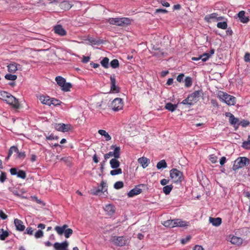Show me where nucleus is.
Instances as JSON below:
<instances>
[{
  "label": "nucleus",
  "mask_w": 250,
  "mask_h": 250,
  "mask_svg": "<svg viewBox=\"0 0 250 250\" xmlns=\"http://www.w3.org/2000/svg\"><path fill=\"white\" fill-rule=\"evenodd\" d=\"M223 19L222 17L218 16V15L216 13H213L208 15L205 17V20L208 22H210L212 21H218Z\"/></svg>",
  "instance_id": "obj_13"
},
{
  "label": "nucleus",
  "mask_w": 250,
  "mask_h": 250,
  "mask_svg": "<svg viewBox=\"0 0 250 250\" xmlns=\"http://www.w3.org/2000/svg\"><path fill=\"white\" fill-rule=\"evenodd\" d=\"M107 21L110 24L119 26H124L129 25L131 22V20L128 18H110L107 20Z\"/></svg>",
  "instance_id": "obj_2"
},
{
  "label": "nucleus",
  "mask_w": 250,
  "mask_h": 250,
  "mask_svg": "<svg viewBox=\"0 0 250 250\" xmlns=\"http://www.w3.org/2000/svg\"><path fill=\"white\" fill-rule=\"evenodd\" d=\"M122 173V170L121 168H115L113 170H112L110 172V174L112 176H115L116 175L121 174Z\"/></svg>",
  "instance_id": "obj_40"
},
{
  "label": "nucleus",
  "mask_w": 250,
  "mask_h": 250,
  "mask_svg": "<svg viewBox=\"0 0 250 250\" xmlns=\"http://www.w3.org/2000/svg\"><path fill=\"white\" fill-rule=\"evenodd\" d=\"M98 133L101 135L104 136L105 139V140L107 141L110 140L111 139L110 136L104 130L100 129L98 131Z\"/></svg>",
  "instance_id": "obj_33"
},
{
  "label": "nucleus",
  "mask_w": 250,
  "mask_h": 250,
  "mask_svg": "<svg viewBox=\"0 0 250 250\" xmlns=\"http://www.w3.org/2000/svg\"><path fill=\"white\" fill-rule=\"evenodd\" d=\"M7 69L10 73H15L18 70H21V66L20 64L15 62H11L7 65Z\"/></svg>",
  "instance_id": "obj_15"
},
{
  "label": "nucleus",
  "mask_w": 250,
  "mask_h": 250,
  "mask_svg": "<svg viewBox=\"0 0 250 250\" xmlns=\"http://www.w3.org/2000/svg\"><path fill=\"white\" fill-rule=\"evenodd\" d=\"M10 172L11 175H17V177L23 179L26 178V174L24 171L19 170L18 171L16 168H12L10 169Z\"/></svg>",
  "instance_id": "obj_16"
},
{
  "label": "nucleus",
  "mask_w": 250,
  "mask_h": 250,
  "mask_svg": "<svg viewBox=\"0 0 250 250\" xmlns=\"http://www.w3.org/2000/svg\"><path fill=\"white\" fill-rule=\"evenodd\" d=\"M51 103H50L49 105H53L54 106H57L60 105L61 104V102L56 99L55 98H51Z\"/></svg>",
  "instance_id": "obj_46"
},
{
  "label": "nucleus",
  "mask_w": 250,
  "mask_h": 250,
  "mask_svg": "<svg viewBox=\"0 0 250 250\" xmlns=\"http://www.w3.org/2000/svg\"><path fill=\"white\" fill-rule=\"evenodd\" d=\"M10 149L11 151L12 152V153L13 152H16L17 153V152H18V151H19V149H18V147L15 146H11L10 147Z\"/></svg>",
  "instance_id": "obj_62"
},
{
  "label": "nucleus",
  "mask_w": 250,
  "mask_h": 250,
  "mask_svg": "<svg viewBox=\"0 0 250 250\" xmlns=\"http://www.w3.org/2000/svg\"><path fill=\"white\" fill-rule=\"evenodd\" d=\"M167 167V164L164 160L160 161L157 164V168L158 169L165 168Z\"/></svg>",
  "instance_id": "obj_36"
},
{
  "label": "nucleus",
  "mask_w": 250,
  "mask_h": 250,
  "mask_svg": "<svg viewBox=\"0 0 250 250\" xmlns=\"http://www.w3.org/2000/svg\"><path fill=\"white\" fill-rule=\"evenodd\" d=\"M107 184L104 181H102L101 185L95 191H93L92 193L94 195H97L100 192H104L107 191Z\"/></svg>",
  "instance_id": "obj_19"
},
{
  "label": "nucleus",
  "mask_w": 250,
  "mask_h": 250,
  "mask_svg": "<svg viewBox=\"0 0 250 250\" xmlns=\"http://www.w3.org/2000/svg\"><path fill=\"white\" fill-rule=\"evenodd\" d=\"M71 87L72 84L70 83H66L65 82L64 83V84H63V86L61 87V88L62 90L67 92L70 91V89L71 88Z\"/></svg>",
  "instance_id": "obj_38"
},
{
  "label": "nucleus",
  "mask_w": 250,
  "mask_h": 250,
  "mask_svg": "<svg viewBox=\"0 0 250 250\" xmlns=\"http://www.w3.org/2000/svg\"><path fill=\"white\" fill-rule=\"evenodd\" d=\"M68 242L67 241H64L62 243L56 242L53 245V247L56 250H68Z\"/></svg>",
  "instance_id": "obj_14"
},
{
  "label": "nucleus",
  "mask_w": 250,
  "mask_h": 250,
  "mask_svg": "<svg viewBox=\"0 0 250 250\" xmlns=\"http://www.w3.org/2000/svg\"><path fill=\"white\" fill-rule=\"evenodd\" d=\"M209 222L210 223L215 227H218L222 223V220L220 218H212L209 217Z\"/></svg>",
  "instance_id": "obj_24"
},
{
  "label": "nucleus",
  "mask_w": 250,
  "mask_h": 250,
  "mask_svg": "<svg viewBox=\"0 0 250 250\" xmlns=\"http://www.w3.org/2000/svg\"><path fill=\"white\" fill-rule=\"evenodd\" d=\"M177 107V104H174L170 103H168L166 104L165 105L166 109L171 112L175 111Z\"/></svg>",
  "instance_id": "obj_31"
},
{
  "label": "nucleus",
  "mask_w": 250,
  "mask_h": 250,
  "mask_svg": "<svg viewBox=\"0 0 250 250\" xmlns=\"http://www.w3.org/2000/svg\"><path fill=\"white\" fill-rule=\"evenodd\" d=\"M209 159L212 163L215 164L217 162L218 157L215 154H211L209 156Z\"/></svg>",
  "instance_id": "obj_49"
},
{
  "label": "nucleus",
  "mask_w": 250,
  "mask_h": 250,
  "mask_svg": "<svg viewBox=\"0 0 250 250\" xmlns=\"http://www.w3.org/2000/svg\"><path fill=\"white\" fill-rule=\"evenodd\" d=\"M218 97L223 102L229 105H233L236 103V98L233 96L230 95L225 92H219Z\"/></svg>",
  "instance_id": "obj_4"
},
{
  "label": "nucleus",
  "mask_w": 250,
  "mask_h": 250,
  "mask_svg": "<svg viewBox=\"0 0 250 250\" xmlns=\"http://www.w3.org/2000/svg\"><path fill=\"white\" fill-rule=\"evenodd\" d=\"M34 230L31 227H28L26 229V233L29 235L33 234Z\"/></svg>",
  "instance_id": "obj_58"
},
{
  "label": "nucleus",
  "mask_w": 250,
  "mask_h": 250,
  "mask_svg": "<svg viewBox=\"0 0 250 250\" xmlns=\"http://www.w3.org/2000/svg\"><path fill=\"white\" fill-rule=\"evenodd\" d=\"M142 190L141 188L136 187L129 191L127 193L129 197H132L135 195H138L142 192Z\"/></svg>",
  "instance_id": "obj_23"
},
{
  "label": "nucleus",
  "mask_w": 250,
  "mask_h": 250,
  "mask_svg": "<svg viewBox=\"0 0 250 250\" xmlns=\"http://www.w3.org/2000/svg\"><path fill=\"white\" fill-rule=\"evenodd\" d=\"M192 83V79L189 77H187L185 79V85L187 87H189L191 86Z\"/></svg>",
  "instance_id": "obj_41"
},
{
  "label": "nucleus",
  "mask_w": 250,
  "mask_h": 250,
  "mask_svg": "<svg viewBox=\"0 0 250 250\" xmlns=\"http://www.w3.org/2000/svg\"><path fill=\"white\" fill-rule=\"evenodd\" d=\"M0 217L4 220L6 219L7 218V215H6L2 210H0Z\"/></svg>",
  "instance_id": "obj_59"
},
{
  "label": "nucleus",
  "mask_w": 250,
  "mask_h": 250,
  "mask_svg": "<svg viewBox=\"0 0 250 250\" xmlns=\"http://www.w3.org/2000/svg\"><path fill=\"white\" fill-rule=\"evenodd\" d=\"M238 17L241 22L243 23H247L249 21L248 17L245 16V12L244 11L239 12L238 14Z\"/></svg>",
  "instance_id": "obj_25"
},
{
  "label": "nucleus",
  "mask_w": 250,
  "mask_h": 250,
  "mask_svg": "<svg viewBox=\"0 0 250 250\" xmlns=\"http://www.w3.org/2000/svg\"><path fill=\"white\" fill-rule=\"evenodd\" d=\"M9 93L4 91H0V99L6 101V99L7 98Z\"/></svg>",
  "instance_id": "obj_42"
},
{
  "label": "nucleus",
  "mask_w": 250,
  "mask_h": 250,
  "mask_svg": "<svg viewBox=\"0 0 250 250\" xmlns=\"http://www.w3.org/2000/svg\"><path fill=\"white\" fill-rule=\"evenodd\" d=\"M61 6L62 8L67 10L69 9L71 7L69 2L67 1H64L62 2L61 3Z\"/></svg>",
  "instance_id": "obj_43"
},
{
  "label": "nucleus",
  "mask_w": 250,
  "mask_h": 250,
  "mask_svg": "<svg viewBox=\"0 0 250 250\" xmlns=\"http://www.w3.org/2000/svg\"><path fill=\"white\" fill-rule=\"evenodd\" d=\"M67 225H63L62 227L56 226L54 228L55 230L60 235H62L64 233L65 238H69L73 233V230L71 229L67 228Z\"/></svg>",
  "instance_id": "obj_5"
},
{
  "label": "nucleus",
  "mask_w": 250,
  "mask_h": 250,
  "mask_svg": "<svg viewBox=\"0 0 250 250\" xmlns=\"http://www.w3.org/2000/svg\"><path fill=\"white\" fill-rule=\"evenodd\" d=\"M14 224L17 230L20 231H22L24 230L25 226L23 225V222L21 220L18 219H15Z\"/></svg>",
  "instance_id": "obj_21"
},
{
  "label": "nucleus",
  "mask_w": 250,
  "mask_h": 250,
  "mask_svg": "<svg viewBox=\"0 0 250 250\" xmlns=\"http://www.w3.org/2000/svg\"><path fill=\"white\" fill-rule=\"evenodd\" d=\"M118 158H113L110 161V167L113 169L117 168L120 165V162L117 160Z\"/></svg>",
  "instance_id": "obj_27"
},
{
  "label": "nucleus",
  "mask_w": 250,
  "mask_h": 250,
  "mask_svg": "<svg viewBox=\"0 0 250 250\" xmlns=\"http://www.w3.org/2000/svg\"><path fill=\"white\" fill-rule=\"evenodd\" d=\"M5 78L8 80L15 81L17 79V75L7 74L5 75Z\"/></svg>",
  "instance_id": "obj_44"
},
{
  "label": "nucleus",
  "mask_w": 250,
  "mask_h": 250,
  "mask_svg": "<svg viewBox=\"0 0 250 250\" xmlns=\"http://www.w3.org/2000/svg\"><path fill=\"white\" fill-rule=\"evenodd\" d=\"M39 99L42 104L49 105L51 103V98L48 96L40 95L39 97Z\"/></svg>",
  "instance_id": "obj_22"
},
{
  "label": "nucleus",
  "mask_w": 250,
  "mask_h": 250,
  "mask_svg": "<svg viewBox=\"0 0 250 250\" xmlns=\"http://www.w3.org/2000/svg\"><path fill=\"white\" fill-rule=\"evenodd\" d=\"M193 250H204V249H203V248L201 246H199V245H196Z\"/></svg>",
  "instance_id": "obj_64"
},
{
  "label": "nucleus",
  "mask_w": 250,
  "mask_h": 250,
  "mask_svg": "<svg viewBox=\"0 0 250 250\" xmlns=\"http://www.w3.org/2000/svg\"><path fill=\"white\" fill-rule=\"evenodd\" d=\"M172 188H173V186L171 185H167V186H165L163 188V192L166 195H168V194H169L170 191L172 190Z\"/></svg>",
  "instance_id": "obj_39"
},
{
  "label": "nucleus",
  "mask_w": 250,
  "mask_h": 250,
  "mask_svg": "<svg viewBox=\"0 0 250 250\" xmlns=\"http://www.w3.org/2000/svg\"><path fill=\"white\" fill-rule=\"evenodd\" d=\"M34 235L36 238H41L43 235V232L42 230H39L35 233Z\"/></svg>",
  "instance_id": "obj_53"
},
{
  "label": "nucleus",
  "mask_w": 250,
  "mask_h": 250,
  "mask_svg": "<svg viewBox=\"0 0 250 250\" xmlns=\"http://www.w3.org/2000/svg\"><path fill=\"white\" fill-rule=\"evenodd\" d=\"M6 102L7 104L12 105L15 108H19L20 106L18 100L10 94H9L7 98L6 99Z\"/></svg>",
  "instance_id": "obj_12"
},
{
  "label": "nucleus",
  "mask_w": 250,
  "mask_h": 250,
  "mask_svg": "<svg viewBox=\"0 0 250 250\" xmlns=\"http://www.w3.org/2000/svg\"><path fill=\"white\" fill-rule=\"evenodd\" d=\"M59 137L58 136H55L53 135H50V136H46V139L48 140H58Z\"/></svg>",
  "instance_id": "obj_56"
},
{
  "label": "nucleus",
  "mask_w": 250,
  "mask_h": 250,
  "mask_svg": "<svg viewBox=\"0 0 250 250\" xmlns=\"http://www.w3.org/2000/svg\"><path fill=\"white\" fill-rule=\"evenodd\" d=\"M203 95L202 90H197L188 95L190 100L193 104L196 103L199 99V97Z\"/></svg>",
  "instance_id": "obj_17"
},
{
  "label": "nucleus",
  "mask_w": 250,
  "mask_h": 250,
  "mask_svg": "<svg viewBox=\"0 0 250 250\" xmlns=\"http://www.w3.org/2000/svg\"><path fill=\"white\" fill-rule=\"evenodd\" d=\"M163 225L168 228H174V227H185L188 226V222L185 221H183L180 219H176L173 220H168L164 221L163 223Z\"/></svg>",
  "instance_id": "obj_3"
},
{
  "label": "nucleus",
  "mask_w": 250,
  "mask_h": 250,
  "mask_svg": "<svg viewBox=\"0 0 250 250\" xmlns=\"http://www.w3.org/2000/svg\"><path fill=\"white\" fill-rule=\"evenodd\" d=\"M230 242L234 245H240L243 243V240L239 237L233 236L230 240Z\"/></svg>",
  "instance_id": "obj_26"
},
{
  "label": "nucleus",
  "mask_w": 250,
  "mask_h": 250,
  "mask_svg": "<svg viewBox=\"0 0 250 250\" xmlns=\"http://www.w3.org/2000/svg\"><path fill=\"white\" fill-rule=\"evenodd\" d=\"M184 77V75L183 74H179L177 77V80L179 82H181L183 80Z\"/></svg>",
  "instance_id": "obj_60"
},
{
  "label": "nucleus",
  "mask_w": 250,
  "mask_h": 250,
  "mask_svg": "<svg viewBox=\"0 0 250 250\" xmlns=\"http://www.w3.org/2000/svg\"><path fill=\"white\" fill-rule=\"evenodd\" d=\"M250 164L248 158L243 157L238 158L234 162L233 166V169L236 170L240 168L248 166Z\"/></svg>",
  "instance_id": "obj_6"
},
{
  "label": "nucleus",
  "mask_w": 250,
  "mask_h": 250,
  "mask_svg": "<svg viewBox=\"0 0 250 250\" xmlns=\"http://www.w3.org/2000/svg\"><path fill=\"white\" fill-rule=\"evenodd\" d=\"M168 183H169V180L166 179H163L161 180L160 181L161 184L163 186L166 185Z\"/></svg>",
  "instance_id": "obj_61"
},
{
  "label": "nucleus",
  "mask_w": 250,
  "mask_h": 250,
  "mask_svg": "<svg viewBox=\"0 0 250 250\" xmlns=\"http://www.w3.org/2000/svg\"><path fill=\"white\" fill-rule=\"evenodd\" d=\"M6 179V175L5 172H2L0 175V182L3 183Z\"/></svg>",
  "instance_id": "obj_54"
},
{
  "label": "nucleus",
  "mask_w": 250,
  "mask_h": 250,
  "mask_svg": "<svg viewBox=\"0 0 250 250\" xmlns=\"http://www.w3.org/2000/svg\"><path fill=\"white\" fill-rule=\"evenodd\" d=\"M87 41H88L89 43L91 45L101 44L103 42L102 40H96L92 37L89 38Z\"/></svg>",
  "instance_id": "obj_29"
},
{
  "label": "nucleus",
  "mask_w": 250,
  "mask_h": 250,
  "mask_svg": "<svg viewBox=\"0 0 250 250\" xmlns=\"http://www.w3.org/2000/svg\"><path fill=\"white\" fill-rule=\"evenodd\" d=\"M124 187V183L122 181H118L114 185V188L115 189H118L122 188Z\"/></svg>",
  "instance_id": "obj_50"
},
{
  "label": "nucleus",
  "mask_w": 250,
  "mask_h": 250,
  "mask_svg": "<svg viewBox=\"0 0 250 250\" xmlns=\"http://www.w3.org/2000/svg\"><path fill=\"white\" fill-rule=\"evenodd\" d=\"M17 157L20 159H23L25 157V154L24 152H20L18 151V152L17 153Z\"/></svg>",
  "instance_id": "obj_55"
},
{
  "label": "nucleus",
  "mask_w": 250,
  "mask_h": 250,
  "mask_svg": "<svg viewBox=\"0 0 250 250\" xmlns=\"http://www.w3.org/2000/svg\"><path fill=\"white\" fill-rule=\"evenodd\" d=\"M217 26L218 28L226 29L227 28L228 25L226 21L219 22L217 24Z\"/></svg>",
  "instance_id": "obj_45"
},
{
  "label": "nucleus",
  "mask_w": 250,
  "mask_h": 250,
  "mask_svg": "<svg viewBox=\"0 0 250 250\" xmlns=\"http://www.w3.org/2000/svg\"><path fill=\"white\" fill-rule=\"evenodd\" d=\"M54 128L56 130L62 132H67L72 129V126L70 124H64L63 123L55 124Z\"/></svg>",
  "instance_id": "obj_11"
},
{
  "label": "nucleus",
  "mask_w": 250,
  "mask_h": 250,
  "mask_svg": "<svg viewBox=\"0 0 250 250\" xmlns=\"http://www.w3.org/2000/svg\"><path fill=\"white\" fill-rule=\"evenodd\" d=\"M54 31L55 34L61 36H64L66 34V31L60 24L55 26L54 27Z\"/></svg>",
  "instance_id": "obj_18"
},
{
  "label": "nucleus",
  "mask_w": 250,
  "mask_h": 250,
  "mask_svg": "<svg viewBox=\"0 0 250 250\" xmlns=\"http://www.w3.org/2000/svg\"><path fill=\"white\" fill-rule=\"evenodd\" d=\"M244 60L246 62H250V54L246 53L244 56Z\"/></svg>",
  "instance_id": "obj_57"
},
{
  "label": "nucleus",
  "mask_w": 250,
  "mask_h": 250,
  "mask_svg": "<svg viewBox=\"0 0 250 250\" xmlns=\"http://www.w3.org/2000/svg\"><path fill=\"white\" fill-rule=\"evenodd\" d=\"M101 65L105 68H107L109 67V59L107 57H104L101 61Z\"/></svg>",
  "instance_id": "obj_35"
},
{
  "label": "nucleus",
  "mask_w": 250,
  "mask_h": 250,
  "mask_svg": "<svg viewBox=\"0 0 250 250\" xmlns=\"http://www.w3.org/2000/svg\"><path fill=\"white\" fill-rule=\"evenodd\" d=\"M110 91L111 93H117L120 92V88L116 85V77L115 75H112L110 77Z\"/></svg>",
  "instance_id": "obj_10"
},
{
  "label": "nucleus",
  "mask_w": 250,
  "mask_h": 250,
  "mask_svg": "<svg viewBox=\"0 0 250 250\" xmlns=\"http://www.w3.org/2000/svg\"><path fill=\"white\" fill-rule=\"evenodd\" d=\"M110 241L117 247H123L129 245L130 241V238L126 236H112Z\"/></svg>",
  "instance_id": "obj_1"
},
{
  "label": "nucleus",
  "mask_w": 250,
  "mask_h": 250,
  "mask_svg": "<svg viewBox=\"0 0 250 250\" xmlns=\"http://www.w3.org/2000/svg\"><path fill=\"white\" fill-rule=\"evenodd\" d=\"M170 176L174 183L181 182L183 179L182 172L176 168L170 171Z\"/></svg>",
  "instance_id": "obj_7"
},
{
  "label": "nucleus",
  "mask_w": 250,
  "mask_h": 250,
  "mask_svg": "<svg viewBox=\"0 0 250 250\" xmlns=\"http://www.w3.org/2000/svg\"><path fill=\"white\" fill-rule=\"evenodd\" d=\"M110 66L113 68H116L119 65V61L117 59H114L112 61H111V62L110 63Z\"/></svg>",
  "instance_id": "obj_47"
},
{
  "label": "nucleus",
  "mask_w": 250,
  "mask_h": 250,
  "mask_svg": "<svg viewBox=\"0 0 250 250\" xmlns=\"http://www.w3.org/2000/svg\"><path fill=\"white\" fill-rule=\"evenodd\" d=\"M250 123L247 120H243L242 121H239L238 126L241 125L243 127H246L249 125Z\"/></svg>",
  "instance_id": "obj_51"
},
{
  "label": "nucleus",
  "mask_w": 250,
  "mask_h": 250,
  "mask_svg": "<svg viewBox=\"0 0 250 250\" xmlns=\"http://www.w3.org/2000/svg\"><path fill=\"white\" fill-rule=\"evenodd\" d=\"M124 103L121 98H115L112 102L111 107L114 111H118L123 109Z\"/></svg>",
  "instance_id": "obj_9"
},
{
  "label": "nucleus",
  "mask_w": 250,
  "mask_h": 250,
  "mask_svg": "<svg viewBox=\"0 0 250 250\" xmlns=\"http://www.w3.org/2000/svg\"><path fill=\"white\" fill-rule=\"evenodd\" d=\"M104 210L108 215H112L115 212L114 207L111 204L106 205L104 208Z\"/></svg>",
  "instance_id": "obj_28"
},
{
  "label": "nucleus",
  "mask_w": 250,
  "mask_h": 250,
  "mask_svg": "<svg viewBox=\"0 0 250 250\" xmlns=\"http://www.w3.org/2000/svg\"><path fill=\"white\" fill-rule=\"evenodd\" d=\"M55 81L60 87L63 86V85L64 84V83L66 82L65 79L62 76H57L55 78Z\"/></svg>",
  "instance_id": "obj_32"
},
{
  "label": "nucleus",
  "mask_w": 250,
  "mask_h": 250,
  "mask_svg": "<svg viewBox=\"0 0 250 250\" xmlns=\"http://www.w3.org/2000/svg\"><path fill=\"white\" fill-rule=\"evenodd\" d=\"M9 235V232L3 229H0V239L4 240Z\"/></svg>",
  "instance_id": "obj_34"
},
{
  "label": "nucleus",
  "mask_w": 250,
  "mask_h": 250,
  "mask_svg": "<svg viewBox=\"0 0 250 250\" xmlns=\"http://www.w3.org/2000/svg\"><path fill=\"white\" fill-rule=\"evenodd\" d=\"M182 104H188V105H192L193 104L192 103L191 101V100H190V98L188 96L186 99L184 100Z\"/></svg>",
  "instance_id": "obj_52"
},
{
  "label": "nucleus",
  "mask_w": 250,
  "mask_h": 250,
  "mask_svg": "<svg viewBox=\"0 0 250 250\" xmlns=\"http://www.w3.org/2000/svg\"><path fill=\"white\" fill-rule=\"evenodd\" d=\"M242 147L246 149H250V135L249 136L247 141L243 142Z\"/></svg>",
  "instance_id": "obj_37"
},
{
  "label": "nucleus",
  "mask_w": 250,
  "mask_h": 250,
  "mask_svg": "<svg viewBox=\"0 0 250 250\" xmlns=\"http://www.w3.org/2000/svg\"><path fill=\"white\" fill-rule=\"evenodd\" d=\"M111 148H114L113 151H110L104 155L105 160L109 159L111 157H114V158H119L120 157V147L115 146H111Z\"/></svg>",
  "instance_id": "obj_8"
},
{
  "label": "nucleus",
  "mask_w": 250,
  "mask_h": 250,
  "mask_svg": "<svg viewBox=\"0 0 250 250\" xmlns=\"http://www.w3.org/2000/svg\"><path fill=\"white\" fill-rule=\"evenodd\" d=\"M138 163L141 165V166L144 168H146L149 165L150 163V160L149 159L145 157H142L139 158L138 159Z\"/></svg>",
  "instance_id": "obj_20"
},
{
  "label": "nucleus",
  "mask_w": 250,
  "mask_h": 250,
  "mask_svg": "<svg viewBox=\"0 0 250 250\" xmlns=\"http://www.w3.org/2000/svg\"><path fill=\"white\" fill-rule=\"evenodd\" d=\"M210 57V55H209V53H206L200 55V58L203 62L207 61Z\"/></svg>",
  "instance_id": "obj_48"
},
{
  "label": "nucleus",
  "mask_w": 250,
  "mask_h": 250,
  "mask_svg": "<svg viewBox=\"0 0 250 250\" xmlns=\"http://www.w3.org/2000/svg\"><path fill=\"white\" fill-rule=\"evenodd\" d=\"M226 162V158L225 157H222L220 160V164L221 166H223Z\"/></svg>",
  "instance_id": "obj_63"
},
{
  "label": "nucleus",
  "mask_w": 250,
  "mask_h": 250,
  "mask_svg": "<svg viewBox=\"0 0 250 250\" xmlns=\"http://www.w3.org/2000/svg\"><path fill=\"white\" fill-rule=\"evenodd\" d=\"M229 122L231 125H233L234 126L237 125V127L238 126V124L239 122V120L237 118H235L234 116L233 115L230 117L229 119Z\"/></svg>",
  "instance_id": "obj_30"
}]
</instances>
